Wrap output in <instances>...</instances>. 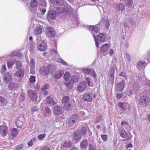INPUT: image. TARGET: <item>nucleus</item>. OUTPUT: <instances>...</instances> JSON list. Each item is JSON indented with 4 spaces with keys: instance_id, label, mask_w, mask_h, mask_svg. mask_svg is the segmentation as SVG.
<instances>
[{
    "instance_id": "f257e3e1",
    "label": "nucleus",
    "mask_w": 150,
    "mask_h": 150,
    "mask_svg": "<svg viewBox=\"0 0 150 150\" xmlns=\"http://www.w3.org/2000/svg\"><path fill=\"white\" fill-rule=\"evenodd\" d=\"M92 35L95 40L96 46L97 47H98L99 46L98 42H99L103 43L105 42V35L103 33H99V34L97 36L96 38V37L95 35L93 33H92Z\"/></svg>"
},
{
    "instance_id": "f03ea898",
    "label": "nucleus",
    "mask_w": 150,
    "mask_h": 150,
    "mask_svg": "<svg viewBox=\"0 0 150 150\" xmlns=\"http://www.w3.org/2000/svg\"><path fill=\"white\" fill-rule=\"evenodd\" d=\"M150 102L149 98L147 96H142L139 99V103L140 106L143 108L147 106Z\"/></svg>"
},
{
    "instance_id": "7ed1b4c3",
    "label": "nucleus",
    "mask_w": 150,
    "mask_h": 150,
    "mask_svg": "<svg viewBox=\"0 0 150 150\" xmlns=\"http://www.w3.org/2000/svg\"><path fill=\"white\" fill-rule=\"evenodd\" d=\"M69 97L68 96H65L63 98L62 104L65 109L70 110L71 109V103L69 99Z\"/></svg>"
},
{
    "instance_id": "20e7f679",
    "label": "nucleus",
    "mask_w": 150,
    "mask_h": 150,
    "mask_svg": "<svg viewBox=\"0 0 150 150\" xmlns=\"http://www.w3.org/2000/svg\"><path fill=\"white\" fill-rule=\"evenodd\" d=\"M2 78L4 82L6 84L9 83L12 80L11 74L8 72H6L3 74Z\"/></svg>"
},
{
    "instance_id": "39448f33",
    "label": "nucleus",
    "mask_w": 150,
    "mask_h": 150,
    "mask_svg": "<svg viewBox=\"0 0 150 150\" xmlns=\"http://www.w3.org/2000/svg\"><path fill=\"white\" fill-rule=\"evenodd\" d=\"M27 92L29 98L31 100L35 102L37 101L38 95L35 91L30 89Z\"/></svg>"
},
{
    "instance_id": "423d86ee",
    "label": "nucleus",
    "mask_w": 150,
    "mask_h": 150,
    "mask_svg": "<svg viewBox=\"0 0 150 150\" xmlns=\"http://www.w3.org/2000/svg\"><path fill=\"white\" fill-rule=\"evenodd\" d=\"M96 97L95 94L90 92H87L84 94L83 99L87 102H91L93 98H95Z\"/></svg>"
},
{
    "instance_id": "0eeeda50",
    "label": "nucleus",
    "mask_w": 150,
    "mask_h": 150,
    "mask_svg": "<svg viewBox=\"0 0 150 150\" xmlns=\"http://www.w3.org/2000/svg\"><path fill=\"white\" fill-rule=\"evenodd\" d=\"M78 117V115L77 114H74L72 116L68 121L69 125L71 127L74 125L77 120Z\"/></svg>"
},
{
    "instance_id": "6e6552de",
    "label": "nucleus",
    "mask_w": 150,
    "mask_h": 150,
    "mask_svg": "<svg viewBox=\"0 0 150 150\" xmlns=\"http://www.w3.org/2000/svg\"><path fill=\"white\" fill-rule=\"evenodd\" d=\"M100 24L104 26L107 29H108L109 28L110 25L109 21L108 20L107 17L106 16H104L102 18Z\"/></svg>"
},
{
    "instance_id": "1a4fd4ad",
    "label": "nucleus",
    "mask_w": 150,
    "mask_h": 150,
    "mask_svg": "<svg viewBox=\"0 0 150 150\" xmlns=\"http://www.w3.org/2000/svg\"><path fill=\"white\" fill-rule=\"evenodd\" d=\"M53 112L56 115H60L62 113V108L60 106H55L53 108Z\"/></svg>"
},
{
    "instance_id": "9d476101",
    "label": "nucleus",
    "mask_w": 150,
    "mask_h": 150,
    "mask_svg": "<svg viewBox=\"0 0 150 150\" xmlns=\"http://www.w3.org/2000/svg\"><path fill=\"white\" fill-rule=\"evenodd\" d=\"M49 69L50 68H48L46 67H42L40 69L39 72L42 75H46L49 73Z\"/></svg>"
},
{
    "instance_id": "9b49d317",
    "label": "nucleus",
    "mask_w": 150,
    "mask_h": 150,
    "mask_svg": "<svg viewBox=\"0 0 150 150\" xmlns=\"http://www.w3.org/2000/svg\"><path fill=\"white\" fill-rule=\"evenodd\" d=\"M125 85V81L122 80L121 83L117 84L116 88L117 90L119 91H122L124 89Z\"/></svg>"
},
{
    "instance_id": "f8f14e48",
    "label": "nucleus",
    "mask_w": 150,
    "mask_h": 150,
    "mask_svg": "<svg viewBox=\"0 0 150 150\" xmlns=\"http://www.w3.org/2000/svg\"><path fill=\"white\" fill-rule=\"evenodd\" d=\"M86 82L83 81L79 84L77 87V89L79 91H83L86 89Z\"/></svg>"
},
{
    "instance_id": "ddd939ff",
    "label": "nucleus",
    "mask_w": 150,
    "mask_h": 150,
    "mask_svg": "<svg viewBox=\"0 0 150 150\" xmlns=\"http://www.w3.org/2000/svg\"><path fill=\"white\" fill-rule=\"evenodd\" d=\"M135 84L133 85V89H129L128 90L127 92V94L129 96H131V95H133L134 93L133 90H137L139 89V86L138 85H136L135 87Z\"/></svg>"
},
{
    "instance_id": "4468645a",
    "label": "nucleus",
    "mask_w": 150,
    "mask_h": 150,
    "mask_svg": "<svg viewBox=\"0 0 150 150\" xmlns=\"http://www.w3.org/2000/svg\"><path fill=\"white\" fill-rule=\"evenodd\" d=\"M64 71L62 70H59L55 72L54 75V79L57 80L60 79L63 75Z\"/></svg>"
},
{
    "instance_id": "2eb2a0df",
    "label": "nucleus",
    "mask_w": 150,
    "mask_h": 150,
    "mask_svg": "<svg viewBox=\"0 0 150 150\" xmlns=\"http://www.w3.org/2000/svg\"><path fill=\"white\" fill-rule=\"evenodd\" d=\"M73 136L75 140L78 141L81 139V135L79 131H76L74 133Z\"/></svg>"
},
{
    "instance_id": "dca6fc26",
    "label": "nucleus",
    "mask_w": 150,
    "mask_h": 150,
    "mask_svg": "<svg viewBox=\"0 0 150 150\" xmlns=\"http://www.w3.org/2000/svg\"><path fill=\"white\" fill-rule=\"evenodd\" d=\"M25 72V70H24L22 69H19L18 71L14 74V75L15 76L18 77L20 78H22L24 76Z\"/></svg>"
},
{
    "instance_id": "f3484780",
    "label": "nucleus",
    "mask_w": 150,
    "mask_h": 150,
    "mask_svg": "<svg viewBox=\"0 0 150 150\" xmlns=\"http://www.w3.org/2000/svg\"><path fill=\"white\" fill-rule=\"evenodd\" d=\"M8 132V128L5 125L1 126L0 127V133L2 134L3 137L5 136Z\"/></svg>"
},
{
    "instance_id": "a211bd4d",
    "label": "nucleus",
    "mask_w": 150,
    "mask_h": 150,
    "mask_svg": "<svg viewBox=\"0 0 150 150\" xmlns=\"http://www.w3.org/2000/svg\"><path fill=\"white\" fill-rule=\"evenodd\" d=\"M38 48L41 51H44L47 48V45L43 41H41L39 45Z\"/></svg>"
},
{
    "instance_id": "6ab92c4d",
    "label": "nucleus",
    "mask_w": 150,
    "mask_h": 150,
    "mask_svg": "<svg viewBox=\"0 0 150 150\" xmlns=\"http://www.w3.org/2000/svg\"><path fill=\"white\" fill-rule=\"evenodd\" d=\"M52 20L54 19L56 17V12L54 11H51L48 13L47 16Z\"/></svg>"
},
{
    "instance_id": "aec40b11",
    "label": "nucleus",
    "mask_w": 150,
    "mask_h": 150,
    "mask_svg": "<svg viewBox=\"0 0 150 150\" xmlns=\"http://www.w3.org/2000/svg\"><path fill=\"white\" fill-rule=\"evenodd\" d=\"M147 65V63L145 62H144L141 61H139L137 63V69H144L145 67Z\"/></svg>"
},
{
    "instance_id": "412c9836",
    "label": "nucleus",
    "mask_w": 150,
    "mask_h": 150,
    "mask_svg": "<svg viewBox=\"0 0 150 150\" xmlns=\"http://www.w3.org/2000/svg\"><path fill=\"white\" fill-rule=\"evenodd\" d=\"M46 102L50 105H53L55 103V102L52 99V98L50 97H47L46 99Z\"/></svg>"
},
{
    "instance_id": "4be33fe9",
    "label": "nucleus",
    "mask_w": 150,
    "mask_h": 150,
    "mask_svg": "<svg viewBox=\"0 0 150 150\" xmlns=\"http://www.w3.org/2000/svg\"><path fill=\"white\" fill-rule=\"evenodd\" d=\"M109 48V45L108 44H105L103 45L100 47L101 52L105 53L106 52Z\"/></svg>"
},
{
    "instance_id": "5701e85b",
    "label": "nucleus",
    "mask_w": 150,
    "mask_h": 150,
    "mask_svg": "<svg viewBox=\"0 0 150 150\" xmlns=\"http://www.w3.org/2000/svg\"><path fill=\"white\" fill-rule=\"evenodd\" d=\"M89 29L92 31H93L95 33H98L99 32L100 29L97 26L94 25H91L89 26Z\"/></svg>"
},
{
    "instance_id": "b1692460",
    "label": "nucleus",
    "mask_w": 150,
    "mask_h": 150,
    "mask_svg": "<svg viewBox=\"0 0 150 150\" xmlns=\"http://www.w3.org/2000/svg\"><path fill=\"white\" fill-rule=\"evenodd\" d=\"M66 15H69L73 11V9L70 6H67L64 7Z\"/></svg>"
},
{
    "instance_id": "393cba45",
    "label": "nucleus",
    "mask_w": 150,
    "mask_h": 150,
    "mask_svg": "<svg viewBox=\"0 0 150 150\" xmlns=\"http://www.w3.org/2000/svg\"><path fill=\"white\" fill-rule=\"evenodd\" d=\"M61 146L64 148H68L71 146V143L69 141H66L61 144Z\"/></svg>"
},
{
    "instance_id": "a878e982",
    "label": "nucleus",
    "mask_w": 150,
    "mask_h": 150,
    "mask_svg": "<svg viewBox=\"0 0 150 150\" xmlns=\"http://www.w3.org/2000/svg\"><path fill=\"white\" fill-rule=\"evenodd\" d=\"M55 34V32L52 29L49 30L47 33V35L50 37H54Z\"/></svg>"
},
{
    "instance_id": "bb28decb",
    "label": "nucleus",
    "mask_w": 150,
    "mask_h": 150,
    "mask_svg": "<svg viewBox=\"0 0 150 150\" xmlns=\"http://www.w3.org/2000/svg\"><path fill=\"white\" fill-rule=\"evenodd\" d=\"M148 81L146 78L145 77H140L137 80V82L139 83L140 81L141 83L145 85L146 84L147 81Z\"/></svg>"
},
{
    "instance_id": "cd10ccee",
    "label": "nucleus",
    "mask_w": 150,
    "mask_h": 150,
    "mask_svg": "<svg viewBox=\"0 0 150 150\" xmlns=\"http://www.w3.org/2000/svg\"><path fill=\"white\" fill-rule=\"evenodd\" d=\"M118 106L123 110H125L129 107V105L127 103L120 102L118 104Z\"/></svg>"
},
{
    "instance_id": "c85d7f7f",
    "label": "nucleus",
    "mask_w": 150,
    "mask_h": 150,
    "mask_svg": "<svg viewBox=\"0 0 150 150\" xmlns=\"http://www.w3.org/2000/svg\"><path fill=\"white\" fill-rule=\"evenodd\" d=\"M115 69L114 67L111 68L108 72V77L114 78Z\"/></svg>"
},
{
    "instance_id": "c756f323",
    "label": "nucleus",
    "mask_w": 150,
    "mask_h": 150,
    "mask_svg": "<svg viewBox=\"0 0 150 150\" xmlns=\"http://www.w3.org/2000/svg\"><path fill=\"white\" fill-rule=\"evenodd\" d=\"M14 61H12L10 59L8 60L7 62V64L8 69H11L14 64Z\"/></svg>"
},
{
    "instance_id": "7c9ffc66",
    "label": "nucleus",
    "mask_w": 150,
    "mask_h": 150,
    "mask_svg": "<svg viewBox=\"0 0 150 150\" xmlns=\"http://www.w3.org/2000/svg\"><path fill=\"white\" fill-rule=\"evenodd\" d=\"M65 85L67 89L71 90L74 84L69 81L67 82Z\"/></svg>"
},
{
    "instance_id": "2f4dec72",
    "label": "nucleus",
    "mask_w": 150,
    "mask_h": 150,
    "mask_svg": "<svg viewBox=\"0 0 150 150\" xmlns=\"http://www.w3.org/2000/svg\"><path fill=\"white\" fill-rule=\"evenodd\" d=\"M55 46L56 47V49H52L50 51L51 53L52 54V55H53L54 56H56L57 55H58V54L57 52V44L56 43H55Z\"/></svg>"
},
{
    "instance_id": "473e14b6",
    "label": "nucleus",
    "mask_w": 150,
    "mask_h": 150,
    "mask_svg": "<svg viewBox=\"0 0 150 150\" xmlns=\"http://www.w3.org/2000/svg\"><path fill=\"white\" fill-rule=\"evenodd\" d=\"M88 143L86 139L83 140L81 143L80 146L82 148L84 149L87 146Z\"/></svg>"
},
{
    "instance_id": "72a5a7b5",
    "label": "nucleus",
    "mask_w": 150,
    "mask_h": 150,
    "mask_svg": "<svg viewBox=\"0 0 150 150\" xmlns=\"http://www.w3.org/2000/svg\"><path fill=\"white\" fill-rule=\"evenodd\" d=\"M87 129L86 128L84 127H83L80 130V132L81 135L83 136H85L87 132Z\"/></svg>"
},
{
    "instance_id": "f704fd0d",
    "label": "nucleus",
    "mask_w": 150,
    "mask_h": 150,
    "mask_svg": "<svg viewBox=\"0 0 150 150\" xmlns=\"http://www.w3.org/2000/svg\"><path fill=\"white\" fill-rule=\"evenodd\" d=\"M57 13L58 14L63 13L65 11L64 7H60L57 8Z\"/></svg>"
},
{
    "instance_id": "c9c22d12",
    "label": "nucleus",
    "mask_w": 150,
    "mask_h": 150,
    "mask_svg": "<svg viewBox=\"0 0 150 150\" xmlns=\"http://www.w3.org/2000/svg\"><path fill=\"white\" fill-rule=\"evenodd\" d=\"M38 5L37 0H31L30 6L31 7L34 8L37 6Z\"/></svg>"
},
{
    "instance_id": "e433bc0d",
    "label": "nucleus",
    "mask_w": 150,
    "mask_h": 150,
    "mask_svg": "<svg viewBox=\"0 0 150 150\" xmlns=\"http://www.w3.org/2000/svg\"><path fill=\"white\" fill-rule=\"evenodd\" d=\"M42 32V29L40 27L37 28L35 30V35H39Z\"/></svg>"
},
{
    "instance_id": "4c0bfd02",
    "label": "nucleus",
    "mask_w": 150,
    "mask_h": 150,
    "mask_svg": "<svg viewBox=\"0 0 150 150\" xmlns=\"http://www.w3.org/2000/svg\"><path fill=\"white\" fill-rule=\"evenodd\" d=\"M22 67V64L19 61H16V67L17 69H21Z\"/></svg>"
},
{
    "instance_id": "58836bf2",
    "label": "nucleus",
    "mask_w": 150,
    "mask_h": 150,
    "mask_svg": "<svg viewBox=\"0 0 150 150\" xmlns=\"http://www.w3.org/2000/svg\"><path fill=\"white\" fill-rule=\"evenodd\" d=\"M120 135L121 137L123 138L127 137V135L126 132L123 129H122L120 132Z\"/></svg>"
},
{
    "instance_id": "ea45409f",
    "label": "nucleus",
    "mask_w": 150,
    "mask_h": 150,
    "mask_svg": "<svg viewBox=\"0 0 150 150\" xmlns=\"http://www.w3.org/2000/svg\"><path fill=\"white\" fill-rule=\"evenodd\" d=\"M125 4L127 6H132L133 3L132 0H125Z\"/></svg>"
},
{
    "instance_id": "a19ab883",
    "label": "nucleus",
    "mask_w": 150,
    "mask_h": 150,
    "mask_svg": "<svg viewBox=\"0 0 150 150\" xmlns=\"http://www.w3.org/2000/svg\"><path fill=\"white\" fill-rule=\"evenodd\" d=\"M72 83L74 82H77L79 81L78 78L75 76H72L70 80Z\"/></svg>"
},
{
    "instance_id": "79ce46f5",
    "label": "nucleus",
    "mask_w": 150,
    "mask_h": 150,
    "mask_svg": "<svg viewBox=\"0 0 150 150\" xmlns=\"http://www.w3.org/2000/svg\"><path fill=\"white\" fill-rule=\"evenodd\" d=\"M117 7L119 8L118 9L122 11L124 10L125 9V7L124 5L122 3H120L118 5Z\"/></svg>"
},
{
    "instance_id": "37998d69",
    "label": "nucleus",
    "mask_w": 150,
    "mask_h": 150,
    "mask_svg": "<svg viewBox=\"0 0 150 150\" xmlns=\"http://www.w3.org/2000/svg\"><path fill=\"white\" fill-rule=\"evenodd\" d=\"M7 101L6 99L3 97L0 96V104H3L6 105Z\"/></svg>"
},
{
    "instance_id": "c03bdc74",
    "label": "nucleus",
    "mask_w": 150,
    "mask_h": 150,
    "mask_svg": "<svg viewBox=\"0 0 150 150\" xmlns=\"http://www.w3.org/2000/svg\"><path fill=\"white\" fill-rule=\"evenodd\" d=\"M70 74L68 72H66L64 76V78L66 81L69 80L70 78Z\"/></svg>"
},
{
    "instance_id": "a18cd8bd",
    "label": "nucleus",
    "mask_w": 150,
    "mask_h": 150,
    "mask_svg": "<svg viewBox=\"0 0 150 150\" xmlns=\"http://www.w3.org/2000/svg\"><path fill=\"white\" fill-rule=\"evenodd\" d=\"M29 81L30 84H33L35 81V77L31 75L29 79Z\"/></svg>"
},
{
    "instance_id": "49530a36",
    "label": "nucleus",
    "mask_w": 150,
    "mask_h": 150,
    "mask_svg": "<svg viewBox=\"0 0 150 150\" xmlns=\"http://www.w3.org/2000/svg\"><path fill=\"white\" fill-rule=\"evenodd\" d=\"M83 72L86 74H91V69H83Z\"/></svg>"
},
{
    "instance_id": "de8ad7c7",
    "label": "nucleus",
    "mask_w": 150,
    "mask_h": 150,
    "mask_svg": "<svg viewBox=\"0 0 150 150\" xmlns=\"http://www.w3.org/2000/svg\"><path fill=\"white\" fill-rule=\"evenodd\" d=\"M103 120V117L101 116H100L97 117L96 119L95 122L96 123H98L100 122H101Z\"/></svg>"
},
{
    "instance_id": "09e8293b",
    "label": "nucleus",
    "mask_w": 150,
    "mask_h": 150,
    "mask_svg": "<svg viewBox=\"0 0 150 150\" xmlns=\"http://www.w3.org/2000/svg\"><path fill=\"white\" fill-rule=\"evenodd\" d=\"M90 74L91 76L93 77V78L95 79L96 78L97 75L94 71V69H92L91 72V74Z\"/></svg>"
},
{
    "instance_id": "8fccbe9b",
    "label": "nucleus",
    "mask_w": 150,
    "mask_h": 150,
    "mask_svg": "<svg viewBox=\"0 0 150 150\" xmlns=\"http://www.w3.org/2000/svg\"><path fill=\"white\" fill-rule=\"evenodd\" d=\"M8 86L11 89H13L15 88L16 85L13 82H11L9 83Z\"/></svg>"
},
{
    "instance_id": "3c124183",
    "label": "nucleus",
    "mask_w": 150,
    "mask_h": 150,
    "mask_svg": "<svg viewBox=\"0 0 150 150\" xmlns=\"http://www.w3.org/2000/svg\"><path fill=\"white\" fill-rule=\"evenodd\" d=\"M18 133V129L16 128H14L13 129L11 134L13 136H15Z\"/></svg>"
},
{
    "instance_id": "603ef678",
    "label": "nucleus",
    "mask_w": 150,
    "mask_h": 150,
    "mask_svg": "<svg viewBox=\"0 0 150 150\" xmlns=\"http://www.w3.org/2000/svg\"><path fill=\"white\" fill-rule=\"evenodd\" d=\"M119 76H122L124 77L125 79H127V76L126 74L124 72H121L119 74Z\"/></svg>"
},
{
    "instance_id": "864d4df0",
    "label": "nucleus",
    "mask_w": 150,
    "mask_h": 150,
    "mask_svg": "<svg viewBox=\"0 0 150 150\" xmlns=\"http://www.w3.org/2000/svg\"><path fill=\"white\" fill-rule=\"evenodd\" d=\"M30 67L35 68V61L34 59H31L30 61Z\"/></svg>"
},
{
    "instance_id": "5fc2aeb1",
    "label": "nucleus",
    "mask_w": 150,
    "mask_h": 150,
    "mask_svg": "<svg viewBox=\"0 0 150 150\" xmlns=\"http://www.w3.org/2000/svg\"><path fill=\"white\" fill-rule=\"evenodd\" d=\"M125 55L128 62L130 63L131 60V57L130 54L126 53L125 54Z\"/></svg>"
},
{
    "instance_id": "6e6d98bb",
    "label": "nucleus",
    "mask_w": 150,
    "mask_h": 150,
    "mask_svg": "<svg viewBox=\"0 0 150 150\" xmlns=\"http://www.w3.org/2000/svg\"><path fill=\"white\" fill-rule=\"evenodd\" d=\"M46 135V134H40L38 136V138L39 139L42 140L45 137Z\"/></svg>"
},
{
    "instance_id": "4d7b16f0",
    "label": "nucleus",
    "mask_w": 150,
    "mask_h": 150,
    "mask_svg": "<svg viewBox=\"0 0 150 150\" xmlns=\"http://www.w3.org/2000/svg\"><path fill=\"white\" fill-rule=\"evenodd\" d=\"M51 2L54 4H57L58 5H60V4L59 3V0H50Z\"/></svg>"
},
{
    "instance_id": "13d9d810",
    "label": "nucleus",
    "mask_w": 150,
    "mask_h": 150,
    "mask_svg": "<svg viewBox=\"0 0 150 150\" xmlns=\"http://www.w3.org/2000/svg\"><path fill=\"white\" fill-rule=\"evenodd\" d=\"M48 92L44 88H42L41 91V93L43 95L46 96Z\"/></svg>"
},
{
    "instance_id": "bf43d9fd",
    "label": "nucleus",
    "mask_w": 150,
    "mask_h": 150,
    "mask_svg": "<svg viewBox=\"0 0 150 150\" xmlns=\"http://www.w3.org/2000/svg\"><path fill=\"white\" fill-rule=\"evenodd\" d=\"M109 83L111 85H113L114 83V78L108 77Z\"/></svg>"
},
{
    "instance_id": "052dcab7",
    "label": "nucleus",
    "mask_w": 150,
    "mask_h": 150,
    "mask_svg": "<svg viewBox=\"0 0 150 150\" xmlns=\"http://www.w3.org/2000/svg\"><path fill=\"white\" fill-rule=\"evenodd\" d=\"M25 99L24 94L22 93L19 96V100L21 101H23Z\"/></svg>"
},
{
    "instance_id": "680f3d73",
    "label": "nucleus",
    "mask_w": 150,
    "mask_h": 150,
    "mask_svg": "<svg viewBox=\"0 0 150 150\" xmlns=\"http://www.w3.org/2000/svg\"><path fill=\"white\" fill-rule=\"evenodd\" d=\"M101 137L102 139L104 141H106L108 139V137H107V135H105V134H103V135H102L101 136Z\"/></svg>"
},
{
    "instance_id": "e2e57ef3",
    "label": "nucleus",
    "mask_w": 150,
    "mask_h": 150,
    "mask_svg": "<svg viewBox=\"0 0 150 150\" xmlns=\"http://www.w3.org/2000/svg\"><path fill=\"white\" fill-rule=\"evenodd\" d=\"M59 62L62 64L63 65L67 66L68 65V64L64 61L63 59H61L59 60Z\"/></svg>"
},
{
    "instance_id": "0e129e2a",
    "label": "nucleus",
    "mask_w": 150,
    "mask_h": 150,
    "mask_svg": "<svg viewBox=\"0 0 150 150\" xmlns=\"http://www.w3.org/2000/svg\"><path fill=\"white\" fill-rule=\"evenodd\" d=\"M86 80L87 81L89 86H90V83L91 80V78L89 77H86Z\"/></svg>"
},
{
    "instance_id": "69168bd1",
    "label": "nucleus",
    "mask_w": 150,
    "mask_h": 150,
    "mask_svg": "<svg viewBox=\"0 0 150 150\" xmlns=\"http://www.w3.org/2000/svg\"><path fill=\"white\" fill-rule=\"evenodd\" d=\"M18 51H14L12 53H11L10 55L11 57L16 56Z\"/></svg>"
},
{
    "instance_id": "338daca9",
    "label": "nucleus",
    "mask_w": 150,
    "mask_h": 150,
    "mask_svg": "<svg viewBox=\"0 0 150 150\" xmlns=\"http://www.w3.org/2000/svg\"><path fill=\"white\" fill-rule=\"evenodd\" d=\"M23 147V145L21 144L17 146L16 148V150H20L21 148Z\"/></svg>"
},
{
    "instance_id": "774afa93",
    "label": "nucleus",
    "mask_w": 150,
    "mask_h": 150,
    "mask_svg": "<svg viewBox=\"0 0 150 150\" xmlns=\"http://www.w3.org/2000/svg\"><path fill=\"white\" fill-rule=\"evenodd\" d=\"M41 150H51V149L49 147L45 146L42 147Z\"/></svg>"
}]
</instances>
